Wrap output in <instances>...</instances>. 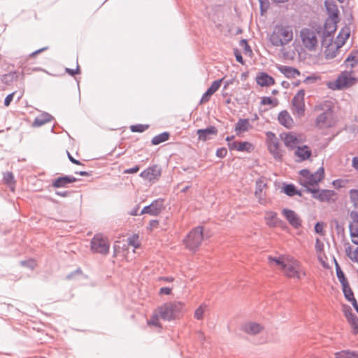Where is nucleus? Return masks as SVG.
<instances>
[{
  "mask_svg": "<svg viewBox=\"0 0 358 358\" xmlns=\"http://www.w3.org/2000/svg\"><path fill=\"white\" fill-rule=\"evenodd\" d=\"M139 169H140L139 166L136 165L132 168L127 169L124 170V173H128V174H132V173H137L139 171Z\"/></svg>",
  "mask_w": 358,
  "mask_h": 358,
  "instance_id": "obj_56",
  "label": "nucleus"
},
{
  "mask_svg": "<svg viewBox=\"0 0 358 358\" xmlns=\"http://www.w3.org/2000/svg\"><path fill=\"white\" fill-rule=\"evenodd\" d=\"M164 207V200L159 199L153 201L150 205L145 206L140 213V215L149 214L152 216L158 215Z\"/></svg>",
  "mask_w": 358,
  "mask_h": 358,
  "instance_id": "obj_11",
  "label": "nucleus"
},
{
  "mask_svg": "<svg viewBox=\"0 0 358 358\" xmlns=\"http://www.w3.org/2000/svg\"><path fill=\"white\" fill-rule=\"evenodd\" d=\"M265 219L270 227H275L282 222L277 217V213L273 211L266 213Z\"/></svg>",
  "mask_w": 358,
  "mask_h": 358,
  "instance_id": "obj_32",
  "label": "nucleus"
},
{
  "mask_svg": "<svg viewBox=\"0 0 358 358\" xmlns=\"http://www.w3.org/2000/svg\"><path fill=\"white\" fill-rule=\"evenodd\" d=\"M284 274L288 278L301 279L306 275V271L301 263L294 257L287 256L282 269Z\"/></svg>",
  "mask_w": 358,
  "mask_h": 358,
  "instance_id": "obj_3",
  "label": "nucleus"
},
{
  "mask_svg": "<svg viewBox=\"0 0 358 358\" xmlns=\"http://www.w3.org/2000/svg\"><path fill=\"white\" fill-rule=\"evenodd\" d=\"M14 94H15V92H13L6 96V98L4 99V105L6 106H8L10 104L11 101L13 99Z\"/></svg>",
  "mask_w": 358,
  "mask_h": 358,
  "instance_id": "obj_54",
  "label": "nucleus"
},
{
  "mask_svg": "<svg viewBox=\"0 0 358 358\" xmlns=\"http://www.w3.org/2000/svg\"><path fill=\"white\" fill-rule=\"evenodd\" d=\"M217 129L215 126H209L206 129H200L196 131L199 140L202 141L209 139V136L217 135Z\"/></svg>",
  "mask_w": 358,
  "mask_h": 358,
  "instance_id": "obj_22",
  "label": "nucleus"
},
{
  "mask_svg": "<svg viewBox=\"0 0 358 358\" xmlns=\"http://www.w3.org/2000/svg\"><path fill=\"white\" fill-rule=\"evenodd\" d=\"M148 128H149L148 124H134V125L130 126V130L132 132H138V133H142V132L145 131L146 129H148Z\"/></svg>",
  "mask_w": 358,
  "mask_h": 358,
  "instance_id": "obj_41",
  "label": "nucleus"
},
{
  "mask_svg": "<svg viewBox=\"0 0 358 358\" xmlns=\"http://www.w3.org/2000/svg\"><path fill=\"white\" fill-rule=\"evenodd\" d=\"M260 5V10L262 13L266 11V10L268 8L269 6V1L268 0H258Z\"/></svg>",
  "mask_w": 358,
  "mask_h": 358,
  "instance_id": "obj_50",
  "label": "nucleus"
},
{
  "mask_svg": "<svg viewBox=\"0 0 358 358\" xmlns=\"http://www.w3.org/2000/svg\"><path fill=\"white\" fill-rule=\"evenodd\" d=\"M262 105H273V106L278 104V100L275 99H272L269 96H263L261 99Z\"/></svg>",
  "mask_w": 358,
  "mask_h": 358,
  "instance_id": "obj_42",
  "label": "nucleus"
},
{
  "mask_svg": "<svg viewBox=\"0 0 358 358\" xmlns=\"http://www.w3.org/2000/svg\"><path fill=\"white\" fill-rule=\"evenodd\" d=\"M268 138V149L273 158L277 161H281L282 158V151L280 149V142L275 134L271 131L266 133Z\"/></svg>",
  "mask_w": 358,
  "mask_h": 358,
  "instance_id": "obj_7",
  "label": "nucleus"
},
{
  "mask_svg": "<svg viewBox=\"0 0 358 358\" xmlns=\"http://www.w3.org/2000/svg\"><path fill=\"white\" fill-rule=\"evenodd\" d=\"M349 196L353 206L355 208H358V189H351L349 191Z\"/></svg>",
  "mask_w": 358,
  "mask_h": 358,
  "instance_id": "obj_39",
  "label": "nucleus"
},
{
  "mask_svg": "<svg viewBox=\"0 0 358 358\" xmlns=\"http://www.w3.org/2000/svg\"><path fill=\"white\" fill-rule=\"evenodd\" d=\"M206 308V306L204 304L201 305L199 308H197L194 312V317L196 320H201L203 319V313L205 311V309Z\"/></svg>",
  "mask_w": 358,
  "mask_h": 358,
  "instance_id": "obj_44",
  "label": "nucleus"
},
{
  "mask_svg": "<svg viewBox=\"0 0 358 358\" xmlns=\"http://www.w3.org/2000/svg\"><path fill=\"white\" fill-rule=\"evenodd\" d=\"M10 78V80H17V75L16 72L10 73L8 75H5L3 77V80L5 82H7V79Z\"/></svg>",
  "mask_w": 358,
  "mask_h": 358,
  "instance_id": "obj_58",
  "label": "nucleus"
},
{
  "mask_svg": "<svg viewBox=\"0 0 358 358\" xmlns=\"http://www.w3.org/2000/svg\"><path fill=\"white\" fill-rule=\"evenodd\" d=\"M335 358H358V351L342 350L335 353Z\"/></svg>",
  "mask_w": 358,
  "mask_h": 358,
  "instance_id": "obj_34",
  "label": "nucleus"
},
{
  "mask_svg": "<svg viewBox=\"0 0 358 358\" xmlns=\"http://www.w3.org/2000/svg\"><path fill=\"white\" fill-rule=\"evenodd\" d=\"M162 174V169L157 165L147 168L140 173V176L149 182H155L159 180Z\"/></svg>",
  "mask_w": 358,
  "mask_h": 358,
  "instance_id": "obj_10",
  "label": "nucleus"
},
{
  "mask_svg": "<svg viewBox=\"0 0 358 358\" xmlns=\"http://www.w3.org/2000/svg\"><path fill=\"white\" fill-rule=\"evenodd\" d=\"M280 138L288 149L294 150L298 147L297 145L299 143V139L295 134L292 132L282 133L280 134Z\"/></svg>",
  "mask_w": 358,
  "mask_h": 358,
  "instance_id": "obj_14",
  "label": "nucleus"
},
{
  "mask_svg": "<svg viewBox=\"0 0 358 358\" xmlns=\"http://www.w3.org/2000/svg\"><path fill=\"white\" fill-rule=\"evenodd\" d=\"M252 147L251 143L244 141V142H238L237 150L240 152L247 151L249 152L250 148Z\"/></svg>",
  "mask_w": 358,
  "mask_h": 358,
  "instance_id": "obj_43",
  "label": "nucleus"
},
{
  "mask_svg": "<svg viewBox=\"0 0 358 358\" xmlns=\"http://www.w3.org/2000/svg\"><path fill=\"white\" fill-rule=\"evenodd\" d=\"M287 256L288 255H279L273 257L270 255L268 257V263L271 266L274 265L280 266L282 270Z\"/></svg>",
  "mask_w": 358,
  "mask_h": 358,
  "instance_id": "obj_28",
  "label": "nucleus"
},
{
  "mask_svg": "<svg viewBox=\"0 0 358 358\" xmlns=\"http://www.w3.org/2000/svg\"><path fill=\"white\" fill-rule=\"evenodd\" d=\"M332 184L336 188H341L343 187V181L342 180H335L333 181Z\"/></svg>",
  "mask_w": 358,
  "mask_h": 358,
  "instance_id": "obj_64",
  "label": "nucleus"
},
{
  "mask_svg": "<svg viewBox=\"0 0 358 358\" xmlns=\"http://www.w3.org/2000/svg\"><path fill=\"white\" fill-rule=\"evenodd\" d=\"M345 252L352 261L358 263V248H346Z\"/></svg>",
  "mask_w": 358,
  "mask_h": 358,
  "instance_id": "obj_38",
  "label": "nucleus"
},
{
  "mask_svg": "<svg viewBox=\"0 0 358 358\" xmlns=\"http://www.w3.org/2000/svg\"><path fill=\"white\" fill-rule=\"evenodd\" d=\"M324 6L329 15L328 19L338 20L339 11L336 3L333 0H325Z\"/></svg>",
  "mask_w": 358,
  "mask_h": 358,
  "instance_id": "obj_18",
  "label": "nucleus"
},
{
  "mask_svg": "<svg viewBox=\"0 0 358 358\" xmlns=\"http://www.w3.org/2000/svg\"><path fill=\"white\" fill-rule=\"evenodd\" d=\"M324 178V167H320L315 173H311L308 180L304 182L303 186L306 187V185H317L318 182L322 181Z\"/></svg>",
  "mask_w": 358,
  "mask_h": 358,
  "instance_id": "obj_15",
  "label": "nucleus"
},
{
  "mask_svg": "<svg viewBox=\"0 0 358 358\" xmlns=\"http://www.w3.org/2000/svg\"><path fill=\"white\" fill-rule=\"evenodd\" d=\"M277 69L287 78H294L301 74L297 69L292 66L278 65Z\"/></svg>",
  "mask_w": 358,
  "mask_h": 358,
  "instance_id": "obj_23",
  "label": "nucleus"
},
{
  "mask_svg": "<svg viewBox=\"0 0 358 358\" xmlns=\"http://www.w3.org/2000/svg\"><path fill=\"white\" fill-rule=\"evenodd\" d=\"M257 83L262 87H268L275 84L274 78L266 72H259L256 76Z\"/></svg>",
  "mask_w": 358,
  "mask_h": 358,
  "instance_id": "obj_20",
  "label": "nucleus"
},
{
  "mask_svg": "<svg viewBox=\"0 0 358 358\" xmlns=\"http://www.w3.org/2000/svg\"><path fill=\"white\" fill-rule=\"evenodd\" d=\"M283 192L289 196H293L294 195L301 196V193L299 191L294 185L287 184L283 186Z\"/></svg>",
  "mask_w": 358,
  "mask_h": 358,
  "instance_id": "obj_35",
  "label": "nucleus"
},
{
  "mask_svg": "<svg viewBox=\"0 0 358 358\" xmlns=\"http://www.w3.org/2000/svg\"><path fill=\"white\" fill-rule=\"evenodd\" d=\"M300 36L303 45L308 50L312 51L315 50L317 44V39L314 31L308 28H303L300 31Z\"/></svg>",
  "mask_w": 358,
  "mask_h": 358,
  "instance_id": "obj_6",
  "label": "nucleus"
},
{
  "mask_svg": "<svg viewBox=\"0 0 358 358\" xmlns=\"http://www.w3.org/2000/svg\"><path fill=\"white\" fill-rule=\"evenodd\" d=\"M52 119L53 117L50 114L46 112H43L40 115L35 117L32 125L34 127H38L48 122H50Z\"/></svg>",
  "mask_w": 358,
  "mask_h": 358,
  "instance_id": "obj_26",
  "label": "nucleus"
},
{
  "mask_svg": "<svg viewBox=\"0 0 358 358\" xmlns=\"http://www.w3.org/2000/svg\"><path fill=\"white\" fill-rule=\"evenodd\" d=\"M78 179L72 176H63L56 178L52 182V187L55 188L66 187L70 183L76 182Z\"/></svg>",
  "mask_w": 358,
  "mask_h": 358,
  "instance_id": "obj_17",
  "label": "nucleus"
},
{
  "mask_svg": "<svg viewBox=\"0 0 358 358\" xmlns=\"http://www.w3.org/2000/svg\"><path fill=\"white\" fill-rule=\"evenodd\" d=\"M293 39L292 29L289 26L276 25L269 37L273 46H284Z\"/></svg>",
  "mask_w": 358,
  "mask_h": 358,
  "instance_id": "obj_1",
  "label": "nucleus"
},
{
  "mask_svg": "<svg viewBox=\"0 0 358 358\" xmlns=\"http://www.w3.org/2000/svg\"><path fill=\"white\" fill-rule=\"evenodd\" d=\"M338 20H331V19H327V20L324 22V31L322 33L323 39L322 41V45H329V43H326V38H332V35L334 34V32L336 30V23L338 22ZM331 41L332 38H330Z\"/></svg>",
  "mask_w": 358,
  "mask_h": 358,
  "instance_id": "obj_12",
  "label": "nucleus"
},
{
  "mask_svg": "<svg viewBox=\"0 0 358 358\" xmlns=\"http://www.w3.org/2000/svg\"><path fill=\"white\" fill-rule=\"evenodd\" d=\"M110 243L106 236L102 234H96L91 241L90 246H109Z\"/></svg>",
  "mask_w": 358,
  "mask_h": 358,
  "instance_id": "obj_30",
  "label": "nucleus"
},
{
  "mask_svg": "<svg viewBox=\"0 0 358 358\" xmlns=\"http://www.w3.org/2000/svg\"><path fill=\"white\" fill-rule=\"evenodd\" d=\"M343 287V292L344 294V296L345 299L352 303H354L355 301H356L355 298L354 297V294L349 285V283H347L344 285H342Z\"/></svg>",
  "mask_w": 358,
  "mask_h": 358,
  "instance_id": "obj_36",
  "label": "nucleus"
},
{
  "mask_svg": "<svg viewBox=\"0 0 358 358\" xmlns=\"http://www.w3.org/2000/svg\"><path fill=\"white\" fill-rule=\"evenodd\" d=\"M306 191L311 193L314 199L321 202L333 203L336 200V193L334 190L320 189L306 187Z\"/></svg>",
  "mask_w": 358,
  "mask_h": 358,
  "instance_id": "obj_5",
  "label": "nucleus"
},
{
  "mask_svg": "<svg viewBox=\"0 0 358 358\" xmlns=\"http://www.w3.org/2000/svg\"><path fill=\"white\" fill-rule=\"evenodd\" d=\"M350 231L352 230L350 229ZM350 235L352 243L355 245H358V233L350 231Z\"/></svg>",
  "mask_w": 358,
  "mask_h": 358,
  "instance_id": "obj_63",
  "label": "nucleus"
},
{
  "mask_svg": "<svg viewBox=\"0 0 358 358\" xmlns=\"http://www.w3.org/2000/svg\"><path fill=\"white\" fill-rule=\"evenodd\" d=\"M82 271L80 268L76 269L75 271L72 272L71 273L66 275V278L67 280L72 279L76 275H80L81 274Z\"/></svg>",
  "mask_w": 358,
  "mask_h": 358,
  "instance_id": "obj_62",
  "label": "nucleus"
},
{
  "mask_svg": "<svg viewBox=\"0 0 358 358\" xmlns=\"http://www.w3.org/2000/svg\"><path fill=\"white\" fill-rule=\"evenodd\" d=\"M159 313L158 312L157 313L153 314L150 320L148 321V325H152L155 327H160L159 322Z\"/></svg>",
  "mask_w": 358,
  "mask_h": 358,
  "instance_id": "obj_45",
  "label": "nucleus"
},
{
  "mask_svg": "<svg viewBox=\"0 0 358 358\" xmlns=\"http://www.w3.org/2000/svg\"><path fill=\"white\" fill-rule=\"evenodd\" d=\"M318 248V250H317V253L318 260L320 261V262L321 263V264L322 265V266L324 268H329L330 266H329V263L327 262V257L324 255H322L323 248Z\"/></svg>",
  "mask_w": 358,
  "mask_h": 358,
  "instance_id": "obj_40",
  "label": "nucleus"
},
{
  "mask_svg": "<svg viewBox=\"0 0 358 358\" xmlns=\"http://www.w3.org/2000/svg\"><path fill=\"white\" fill-rule=\"evenodd\" d=\"M93 253H100L106 255L109 252V248H91Z\"/></svg>",
  "mask_w": 358,
  "mask_h": 358,
  "instance_id": "obj_47",
  "label": "nucleus"
},
{
  "mask_svg": "<svg viewBox=\"0 0 358 358\" xmlns=\"http://www.w3.org/2000/svg\"><path fill=\"white\" fill-rule=\"evenodd\" d=\"M183 307V303L180 301L166 303L158 308L157 312L162 320L170 321L178 317Z\"/></svg>",
  "mask_w": 358,
  "mask_h": 358,
  "instance_id": "obj_2",
  "label": "nucleus"
},
{
  "mask_svg": "<svg viewBox=\"0 0 358 358\" xmlns=\"http://www.w3.org/2000/svg\"><path fill=\"white\" fill-rule=\"evenodd\" d=\"M227 154V150L225 148H218L216 151V156L219 158H224Z\"/></svg>",
  "mask_w": 358,
  "mask_h": 358,
  "instance_id": "obj_51",
  "label": "nucleus"
},
{
  "mask_svg": "<svg viewBox=\"0 0 358 358\" xmlns=\"http://www.w3.org/2000/svg\"><path fill=\"white\" fill-rule=\"evenodd\" d=\"M310 172L308 169H301L300 171H299V174L306 179V180H308L310 175Z\"/></svg>",
  "mask_w": 358,
  "mask_h": 358,
  "instance_id": "obj_57",
  "label": "nucleus"
},
{
  "mask_svg": "<svg viewBox=\"0 0 358 358\" xmlns=\"http://www.w3.org/2000/svg\"><path fill=\"white\" fill-rule=\"evenodd\" d=\"M324 224L323 222H317L315 225V231L317 234H322L323 231Z\"/></svg>",
  "mask_w": 358,
  "mask_h": 358,
  "instance_id": "obj_53",
  "label": "nucleus"
},
{
  "mask_svg": "<svg viewBox=\"0 0 358 358\" xmlns=\"http://www.w3.org/2000/svg\"><path fill=\"white\" fill-rule=\"evenodd\" d=\"M350 217L354 223L358 224V212L357 211L352 210L350 213Z\"/></svg>",
  "mask_w": 358,
  "mask_h": 358,
  "instance_id": "obj_59",
  "label": "nucleus"
},
{
  "mask_svg": "<svg viewBox=\"0 0 358 358\" xmlns=\"http://www.w3.org/2000/svg\"><path fill=\"white\" fill-rule=\"evenodd\" d=\"M352 70L342 71L341 74L337 77L334 83L331 84L334 85V87L330 86V87L334 90H340L352 87L356 83L357 80L355 77L352 76Z\"/></svg>",
  "mask_w": 358,
  "mask_h": 358,
  "instance_id": "obj_4",
  "label": "nucleus"
},
{
  "mask_svg": "<svg viewBox=\"0 0 358 358\" xmlns=\"http://www.w3.org/2000/svg\"><path fill=\"white\" fill-rule=\"evenodd\" d=\"M251 127L248 119H239L235 126V131L240 134L248 131Z\"/></svg>",
  "mask_w": 358,
  "mask_h": 358,
  "instance_id": "obj_31",
  "label": "nucleus"
},
{
  "mask_svg": "<svg viewBox=\"0 0 358 358\" xmlns=\"http://www.w3.org/2000/svg\"><path fill=\"white\" fill-rule=\"evenodd\" d=\"M138 238V236L137 235H134L132 237L128 238L129 246H140L138 244H135V241Z\"/></svg>",
  "mask_w": 358,
  "mask_h": 358,
  "instance_id": "obj_61",
  "label": "nucleus"
},
{
  "mask_svg": "<svg viewBox=\"0 0 358 358\" xmlns=\"http://www.w3.org/2000/svg\"><path fill=\"white\" fill-rule=\"evenodd\" d=\"M358 64V50L352 51L344 61V65L346 68H350L352 70Z\"/></svg>",
  "mask_w": 358,
  "mask_h": 358,
  "instance_id": "obj_25",
  "label": "nucleus"
},
{
  "mask_svg": "<svg viewBox=\"0 0 358 358\" xmlns=\"http://www.w3.org/2000/svg\"><path fill=\"white\" fill-rule=\"evenodd\" d=\"M345 315L348 321V322L350 324L354 334L358 333V317L354 315L350 308L346 311H345Z\"/></svg>",
  "mask_w": 358,
  "mask_h": 358,
  "instance_id": "obj_29",
  "label": "nucleus"
},
{
  "mask_svg": "<svg viewBox=\"0 0 358 358\" xmlns=\"http://www.w3.org/2000/svg\"><path fill=\"white\" fill-rule=\"evenodd\" d=\"M240 45L243 47L246 52H252L250 46L248 43V41L245 39H242L240 42Z\"/></svg>",
  "mask_w": 358,
  "mask_h": 358,
  "instance_id": "obj_55",
  "label": "nucleus"
},
{
  "mask_svg": "<svg viewBox=\"0 0 358 358\" xmlns=\"http://www.w3.org/2000/svg\"><path fill=\"white\" fill-rule=\"evenodd\" d=\"M296 157L299 158L298 162H303L308 159L312 155L311 150L306 145L298 146L294 152Z\"/></svg>",
  "mask_w": 358,
  "mask_h": 358,
  "instance_id": "obj_21",
  "label": "nucleus"
},
{
  "mask_svg": "<svg viewBox=\"0 0 358 358\" xmlns=\"http://www.w3.org/2000/svg\"><path fill=\"white\" fill-rule=\"evenodd\" d=\"M305 91L300 90L292 99V104L295 113L299 115H303L305 112L304 102Z\"/></svg>",
  "mask_w": 358,
  "mask_h": 358,
  "instance_id": "obj_9",
  "label": "nucleus"
},
{
  "mask_svg": "<svg viewBox=\"0 0 358 358\" xmlns=\"http://www.w3.org/2000/svg\"><path fill=\"white\" fill-rule=\"evenodd\" d=\"M333 260L335 263L336 275H337V278H338L339 282L341 283L342 285H344L348 283L347 279L345 278L344 273L341 270L339 264H338V262H336V260L334 257Z\"/></svg>",
  "mask_w": 358,
  "mask_h": 358,
  "instance_id": "obj_37",
  "label": "nucleus"
},
{
  "mask_svg": "<svg viewBox=\"0 0 358 358\" xmlns=\"http://www.w3.org/2000/svg\"><path fill=\"white\" fill-rule=\"evenodd\" d=\"M66 72L68 73L70 76H74L76 74H78L80 73L79 66L78 65L76 69H72L69 68H66Z\"/></svg>",
  "mask_w": 358,
  "mask_h": 358,
  "instance_id": "obj_52",
  "label": "nucleus"
},
{
  "mask_svg": "<svg viewBox=\"0 0 358 358\" xmlns=\"http://www.w3.org/2000/svg\"><path fill=\"white\" fill-rule=\"evenodd\" d=\"M241 329L248 334L255 335L260 333L263 327L257 322H248L242 325Z\"/></svg>",
  "mask_w": 358,
  "mask_h": 358,
  "instance_id": "obj_19",
  "label": "nucleus"
},
{
  "mask_svg": "<svg viewBox=\"0 0 358 358\" xmlns=\"http://www.w3.org/2000/svg\"><path fill=\"white\" fill-rule=\"evenodd\" d=\"M170 133L168 131H164L154 136L151 140V143L154 145H157L162 143H164L169 139Z\"/></svg>",
  "mask_w": 358,
  "mask_h": 358,
  "instance_id": "obj_33",
  "label": "nucleus"
},
{
  "mask_svg": "<svg viewBox=\"0 0 358 358\" xmlns=\"http://www.w3.org/2000/svg\"><path fill=\"white\" fill-rule=\"evenodd\" d=\"M171 288L170 287H162L160 289H159V294L160 295H162V294H166V295H169L171 294Z\"/></svg>",
  "mask_w": 358,
  "mask_h": 358,
  "instance_id": "obj_60",
  "label": "nucleus"
},
{
  "mask_svg": "<svg viewBox=\"0 0 358 358\" xmlns=\"http://www.w3.org/2000/svg\"><path fill=\"white\" fill-rule=\"evenodd\" d=\"M278 119L280 124L287 128H290L293 124V120L287 110L281 111L278 115Z\"/></svg>",
  "mask_w": 358,
  "mask_h": 358,
  "instance_id": "obj_27",
  "label": "nucleus"
},
{
  "mask_svg": "<svg viewBox=\"0 0 358 358\" xmlns=\"http://www.w3.org/2000/svg\"><path fill=\"white\" fill-rule=\"evenodd\" d=\"M3 180L6 184L10 185L14 182L13 174L11 172L4 173Z\"/></svg>",
  "mask_w": 358,
  "mask_h": 358,
  "instance_id": "obj_46",
  "label": "nucleus"
},
{
  "mask_svg": "<svg viewBox=\"0 0 358 358\" xmlns=\"http://www.w3.org/2000/svg\"><path fill=\"white\" fill-rule=\"evenodd\" d=\"M264 186H266L265 184H262V182H257L256 190H255V196L257 198L261 199L262 193V189H263V187Z\"/></svg>",
  "mask_w": 358,
  "mask_h": 358,
  "instance_id": "obj_48",
  "label": "nucleus"
},
{
  "mask_svg": "<svg viewBox=\"0 0 358 358\" xmlns=\"http://www.w3.org/2000/svg\"><path fill=\"white\" fill-rule=\"evenodd\" d=\"M331 117L332 110L328 109L317 117L315 124L320 127L323 126H330V122L329 120Z\"/></svg>",
  "mask_w": 358,
  "mask_h": 358,
  "instance_id": "obj_24",
  "label": "nucleus"
},
{
  "mask_svg": "<svg viewBox=\"0 0 358 358\" xmlns=\"http://www.w3.org/2000/svg\"><path fill=\"white\" fill-rule=\"evenodd\" d=\"M282 214L287 220L289 224L295 229H298L301 226V220L296 212L292 210L284 208L282 210Z\"/></svg>",
  "mask_w": 358,
  "mask_h": 358,
  "instance_id": "obj_13",
  "label": "nucleus"
},
{
  "mask_svg": "<svg viewBox=\"0 0 358 358\" xmlns=\"http://www.w3.org/2000/svg\"><path fill=\"white\" fill-rule=\"evenodd\" d=\"M203 239V229L197 227L187 234L185 239V246H199Z\"/></svg>",
  "mask_w": 358,
  "mask_h": 358,
  "instance_id": "obj_8",
  "label": "nucleus"
},
{
  "mask_svg": "<svg viewBox=\"0 0 358 358\" xmlns=\"http://www.w3.org/2000/svg\"><path fill=\"white\" fill-rule=\"evenodd\" d=\"M20 264L22 265V266H27L31 269H34L36 266V264L34 260L33 259H29V260H27V261H22L20 262Z\"/></svg>",
  "mask_w": 358,
  "mask_h": 358,
  "instance_id": "obj_49",
  "label": "nucleus"
},
{
  "mask_svg": "<svg viewBox=\"0 0 358 358\" xmlns=\"http://www.w3.org/2000/svg\"><path fill=\"white\" fill-rule=\"evenodd\" d=\"M223 78L216 80L213 82L211 85L207 89L203 94L200 103H205L209 101L210 96L220 87Z\"/></svg>",
  "mask_w": 358,
  "mask_h": 358,
  "instance_id": "obj_16",
  "label": "nucleus"
}]
</instances>
